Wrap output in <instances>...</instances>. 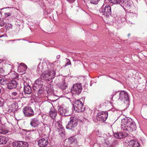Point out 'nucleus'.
I'll list each match as a JSON object with an SVG mask.
<instances>
[{
  "label": "nucleus",
  "mask_w": 147,
  "mask_h": 147,
  "mask_svg": "<svg viewBox=\"0 0 147 147\" xmlns=\"http://www.w3.org/2000/svg\"><path fill=\"white\" fill-rule=\"evenodd\" d=\"M121 129L128 132L135 131L137 128L135 123L130 118L125 117L121 121Z\"/></svg>",
  "instance_id": "f257e3e1"
},
{
  "label": "nucleus",
  "mask_w": 147,
  "mask_h": 147,
  "mask_svg": "<svg viewBox=\"0 0 147 147\" xmlns=\"http://www.w3.org/2000/svg\"><path fill=\"white\" fill-rule=\"evenodd\" d=\"M55 75V71L52 70H50L47 73L46 72L42 73L40 77L43 78L44 80L46 81H50V80L54 79Z\"/></svg>",
  "instance_id": "f03ea898"
},
{
  "label": "nucleus",
  "mask_w": 147,
  "mask_h": 147,
  "mask_svg": "<svg viewBox=\"0 0 147 147\" xmlns=\"http://www.w3.org/2000/svg\"><path fill=\"white\" fill-rule=\"evenodd\" d=\"M73 107L74 110L77 112H82L83 111L85 107L82 102L79 100H77L74 102Z\"/></svg>",
  "instance_id": "7ed1b4c3"
},
{
  "label": "nucleus",
  "mask_w": 147,
  "mask_h": 147,
  "mask_svg": "<svg viewBox=\"0 0 147 147\" xmlns=\"http://www.w3.org/2000/svg\"><path fill=\"white\" fill-rule=\"evenodd\" d=\"M77 123L78 120L75 117H71L69 122L66 126V128L67 129L73 130V129L77 126Z\"/></svg>",
  "instance_id": "20e7f679"
},
{
  "label": "nucleus",
  "mask_w": 147,
  "mask_h": 147,
  "mask_svg": "<svg viewBox=\"0 0 147 147\" xmlns=\"http://www.w3.org/2000/svg\"><path fill=\"white\" fill-rule=\"evenodd\" d=\"M37 71L38 74H40L41 72H46L48 71V69L47 67V65L45 62L39 63L37 67Z\"/></svg>",
  "instance_id": "39448f33"
},
{
  "label": "nucleus",
  "mask_w": 147,
  "mask_h": 147,
  "mask_svg": "<svg viewBox=\"0 0 147 147\" xmlns=\"http://www.w3.org/2000/svg\"><path fill=\"white\" fill-rule=\"evenodd\" d=\"M82 89L81 84H75L73 85L71 90L72 94L77 95L80 94Z\"/></svg>",
  "instance_id": "423d86ee"
},
{
  "label": "nucleus",
  "mask_w": 147,
  "mask_h": 147,
  "mask_svg": "<svg viewBox=\"0 0 147 147\" xmlns=\"http://www.w3.org/2000/svg\"><path fill=\"white\" fill-rule=\"evenodd\" d=\"M99 11L101 13L102 12V15L108 17L111 14V7L109 5H106L104 9L101 8L100 9Z\"/></svg>",
  "instance_id": "0eeeda50"
},
{
  "label": "nucleus",
  "mask_w": 147,
  "mask_h": 147,
  "mask_svg": "<svg viewBox=\"0 0 147 147\" xmlns=\"http://www.w3.org/2000/svg\"><path fill=\"white\" fill-rule=\"evenodd\" d=\"M49 138L48 136H42L38 142V145L40 147H44L47 146L49 143Z\"/></svg>",
  "instance_id": "6e6552de"
},
{
  "label": "nucleus",
  "mask_w": 147,
  "mask_h": 147,
  "mask_svg": "<svg viewBox=\"0 0 147 147\" xmlns=\"http://www.w3.org/2000/svg\"><path fill=\"white\" fill-rule=\"evenodd\" d=\"M119 97L118 100L123 101L124 102L126 103L129 101V98L127 93L124 91H121L119 94Z\"/></svg>",
  "instance_id": "1a4fd4ad"
},
{
  "label": "nucleus",
  "mask_w": 147,
  "mask_h": 147,
  "mask_svg": "<svg viewBox=\"0 0 147 147\" xmlns=\"http://www.w3.org/2000/svg\"><path fill=\"white\" fill-rule=\"evenodd\" d=\"M23 113L26 117H31L34 116V112L32 108L30 107H26L23 109Z\"/></svg>",
  "instance_id": "9d476101"
},
{
  "label": "nucleus",
  "mask_w": 147,
  "mask_h": 147,
  "mask_svg": "<svg viewBox=\"0 0 147 147\" xmlns=\"http://www.w3.org/2000/svg\"><path fill=\"white\" fill-rule=\"evenodd\" d=\"M108 112H99L97 115L96 119L98 121H105L108 117Z\"/></svg>",
  "instance_id": "9b49d317"
},
{
  "label": "nucleus",
  "mask_w": 147,
  "mask_h": 147,
  "mask_svg": "<svg viewBox=\"0 0 147 147\" xmlns=\"http://www.w3.org/2000/svg\"><path fill=\"white\" fill-rule=\"evenodd\" d=\"M43 82L41 79L38 78L36 80L34 84L33 89L36 90V89H40L42 88Z\"/></svg>",
  "instance_id": "f8f14e48"
},
{
  "label": "nucleus",
  "mask_w": 147,
  "mask_h": 147,
  "mask_svg": "<svg viewBox=\"0 0 147 147\" xmlns=\"http://www.w3.org/2000/svg\"><path fill=\"white\" fill-rule=\"evenodd\" d=\"M40 122L38 117L32 118L30 120V124L34 127H38L40 125Z\"/></svg>",
  "instance_id": "ddd939ff"
},
{
  "label": "nucleus",
  "mask_w": 147,
  "mask_h": 147,
  "mask_svg": "<svg viewBox=\"0 0 147 147\" xmlns=\"http://www.w3.org/2000/svg\"><path fill=\"white\" fill-rule=\"evenodd\" d=\"M120 5L123 8L125 9L126 8H129L132 5L131 1H126L125 0H121Z\"/></svg>",
  "instance_id": "4468645a"
},
{
  "label": "nucleus",
  "mask_w": 147,
  "mask_h": 147,
  "mask_svg": "<svg viewBox=\"0 0 147 147\" xmlns=\"http://www.w3.org/2000/svg\"><path fill=\"white\" fill-rule=\"evenodd\" d=\"M24 91L25 94H30L32 92L31 88L27 82L25 80H24Z\"/></svg>",
  "instance_id": "2eb2a0df"
},
{
  "label": "nucleus",
  "mask_w": 147,
  "mask_h": 147,
  "mask_svg": "<svg viewBox=\"0 0 147 147\" xmlns=\"http://www.w3.org/2000/svg\"><path fill=\"white\" fill-rule=\"evenodd\" d=\"M18 108L17 104L13 103L8 107V111L9 112L15 113L17 111Z\"/></svg>",
  "instance_id": "dca6fc26"
},
{
  "label": "nucleus",
  "mask_w": 147,
  "mask_h": 147,
  "mask_svg": "<svg viewBox=\"0 0 147 147\" xmlns=\"http://www.w3.org/2000/svg\"><path fill=\"white\" fill-rule=\"evenodd\" d=\"M57 86L58 89L63 90L67 87L68 84L65 80H63L62 82L58 83Z\"/></svg>",
  "instance_id": "f3484780"
},
{
  "label": "nucleus",
  "mask_w": 147,
  "mask_h": 147,
  "mask_svg": "<svg viewBox=\"0 0 147 147\" xmlns=\"http://www.w3.org/2000/svg\"><path fill=\"white\" fill-rule=\"evenodd\" d=\"M76 141L75 137L73 136L70 138L69 139L68 143L70 145L73 144V146L71 145L69 146H64L63 147H76L78 145V144L76 143Z\"/></svg>",
  "instance_id": "a211bd4d"
},
{
  "label": "nucleus",
  "mask_w": 147,
  "mask_h": 147,
  "mask_svg": "<svg viewBox=\"0 0 147 147\" xmlns=\"http://www.w3.org/2000/svg\"><path fill=\"white\" fill-rule=\"evenodd\" d=\"M17 82L15 80H12L8 83L7 88L9 89L15 88L17 86Z\"/></svg>",
  "instance_id": "6ab92c4d"
},
{
  "label": "nucleus",
  "mask_w": 147,
  "mask_h": 147,
  "mask_svg": "<svg viewBox=\"0 0 147 147\" xmlns=\"http://www.w3.org/2000/svg\"><path fill=\"white\" fill-rule=\"evenodd\" d=\"M128 134L125 132H120L118 133H115L114 134V136L115 137L118 138H122L127 136Z\"/></svg>",
  "instance_id": "aec40b11"
},
{
  "label": "nucleus",
  "mask_w": 147,
  "mask_h": 147,
  "mask_svg": "<svg viewBox=\"0 0 147 147\" xmlns=\"http://www.w3.org/2000/svg\"><path fill=\"white\" fill-rule=\"evenodd\" d=\"M128 143L129 147H139L140 146L139 144L134 140L129 141Z\"/></svg>",
  "instance_id": "412c9836"
},
{
  "label": "nucleus",
  "mask_w": 147,
  "mask_h": 147,
  "mask_svg": "<svg viewBox=\"0 0 147 147\" xmlns=\"http://www.w3.org/2000/svg\"><path fill=\"white\" fill-rule=\"evenodd\" d=\"M27 69V66L24 63H21L18 67V70L20 72H24Z\"/></svg>",
  "instance_id": "4be33fe9"
},
{
  "label": "nucleus",
  "mask_w": 147,
  "mask_h": 147,
  "mask_svg": "<svg viewBox=\"0 0 147 147\" xmlns=\"http://www.w3.org/2000/svg\"><path fill=\"white\" fill-rule=\"evenodd\" d=\"M67 111L66 109L62 107H60L58 109L59 113L62 115H68Z\"/></svg>",
  "instance_id": "5701e85b"
},
{
  "label": "nucleus",
  "mask_w": 147,
  "mask_h": 147,
  "mask_svg": "<svg viewBox=\"0 0 147 147\" xmlns=\"http://www.w3.org/2000/svg\"><path fill=\"white\" fill-rule=\"evenodd\" d=\"M49 115L52 119H54L57 115V113L53 108H51V109L49 111Z\"/></svg>",
  "instance_id": "b1692460"
},
{
  "label": "nucleus",
  "mask_w": 147,
  "mask_h": 147,
  "mask_svg": "<svg viewBox=\"0 0 147 147\" xmlns=\"http://www.w3.org/2000/svg\"><path fill=\"white\" fill-rule=\"evenodd\" d=\"M9 131L5 129L4 126H0V134H5L8 133L9 132Z\"/></svg>",
  "instance_id": "393cba45"
},
{
  "label": "nucleus",
  "mask_w": 147,
  "mask_h": 147,
  "mask_svg": "<svg viewBox=\"0 0 147 147\" xmlns=\"http://www.w3.org/2000/svg\"><path fill=\"white\" fill-rule=\"evenodd\" d=\"M7 138L5 136L0 137V144H5L7 142Z\"/></svg>",
  "instance_id": "a878e982"
},
{
  "label": "nucleus",
  "mask_w": 147,
  "mask_h": 147,
  "mask_svg": "<svg viewBox=\"0 0 147 147\" xmlns=\"http://www.w3.org/2000/svg\"><path fill=\"white\" fill-rule=\"evenodd\" d=\"M5 70L1 67H0V75L2 74L5 76L8 75L11 69H9L8 72H7V71H5Z\"/></svg>",
  "instance_id": "bb28decb"
},
{
  "label": "nucleus",
  "mask_w": 147,
  "mask_h": 147,
  "mask_svg": "<svg viewBox=\"0 0 147 147\" xmlns=\"http://www.w3.org/2000/svg\"><path fill=\"white\" fill-rule=\"evenodd\" d=\"M22 141H19L13 143L12 145L13 147H22Z\"/></svg>",
  "instance_id": "cd10ccee"
},
{
  "label": "nucleus",
  "mask_w": 147,
  "mask_h": 147,
  "mask_svg": "<svg viewBox=\"0 0 147 147\" xmlns=\"http://www.w3.org/2000/svg\"><path fill=\"white\" fill-rule=\"evenodd\" d=\"M8 81L3 78L0 77V84L3 85L7 84Z\"/></svg>",
  "instance_id": "c85d7f7f"
},
{
  "label": "nucleus",
  "mask_w": 147,
  "mask_h": 147,
  "mask_svg": "<svg viewBox=\"0 0 147 147\" xmlns=\"http://www.w3.org/2000/svg\"><path fill=\"white\" fill-rule=\"evenodd\" d=\"M34 90L35 93L37 92L38 95L39 96L40 95L44 92V90L42 89L41 88L36 89V90Z\"/></svg>",
  "instance_id": "c756f323"
},
{
  "label": "nucleus",
  "mask_w": 147,
  "mask_h": 147,
  "mask_svg": "<svg viewBox=\"0 0 147 147\" xmlns=\"http://www.w3.org/2000/svg\"><path fill=\"white\" fill-rule=\"evenodd\" d=\"M109 2L115 4H120L121 0H109Z\"/></svg>",
  "instance_id": "7c9ffc66"
},
{
  "label": "nucleus",
  "mask_w": 147,
  "mask_h": 147,
  "mask_svg": "<svg viewBox=\"0 0 147 147\" xmlns=\"http://www.w3.org/2000/svg\"><path fill=\"white\" fill-rule=\"evenodd\" d=\"M58 131L59 132V134H64L65 131L63 127L60 128H58Z\"/></svg>",
  "instance_id": "2f4dec72"
},
{
  "label": "nucleus",
  "mask_w": 147,
  "mask_h": 147,
  "mask_svg": "<svg viewBox=\"0 0 147 147\" xmlns=\"http://www.w3.org/2000/svg\"><path fill=\"white\" fill-rule=\"evenodd\" d=\"M20 94L19 92L18 91L13 92L11 93V95L13 98L16 96H18Z\"/></svg>",
  "instance_id": "473e14b6"
},
{
  "label": "nucleus",
  "mask_w": 147,
  "mask_h": 147,
  "mask_svg": "<svg viewBox=\"0 0 147 147\" xmlns=\"http://www.w3.org/2000/svg\"><path fill=\"white\" fill-rule=\"evenodd\" d=\"M22 147H28V144L27 142H23L22 141Z\"/></svg>",
  "instance_id": "72a5a7b5"
},
{
  "label": "nucleus",
  "mask_w": 147,
  "mask_h": 147,
  "mask_svg": "<svg viewBox=\"0 0 147 147\" xmlns=\"http://www.w3.org/2000/svg\"><path fill=\"white\" fill-rule=\"evenodd\" d=\"M100 0H91L90 3L94 5H96L98 4Z\"/></svg>",
  "instance_id": "f704fd0d"
},
{
  "label": "nucleus",
  "mask_w": 147,
  "mask_h": 147,
  "mask_svg": "<svg viewBox=\"0 0 147 147\" xmlns=\"http://www.w3.org/2000/svg\"><path fill=\"white\" fill-rule=\"evenodd\" d=\"M55 124L56 126H57L58 129L63 127L62 125L59 122H56Z\"/></svg>",
  "instance_id": "c9c22d12"
},
{
  "label": "nucleus",
  "mask_w": 147,
  "mask_h": 147,
  "mask_svg": "<svg viewBox=\"0 0 147 147\" xmlns=\"http://www.w3.org/2000/svg\"><path fill=\"white\" fill-rule=\"evenodd\" d=\"M32 133L33 134L34 133L36 134V135H37V136H38L39 135V132H38V131L37 129H35L32 130L31 131Z\"/></svg>",
  "instance_id": "e433bc0d"
},
{
  "label": "nucleus",
  "mask_w": 147,
  "mask_h": 147,
  "mask_svg": "<svg viewBox=\"0 0 147 147\" xmlns=\"http://www.w3.org/2000/svg\"><path fill=\"white\" fill-rule=\"evenodd\" d=\"M66 61H67V63L65 65V66H66L70 65L71 64V62L70 60L67 58H66Z\"/></svg>",
  "instance_id": "4c0bfd02"
},
{
  "label": "nucleus",
  "mask_w": 147,
  "mask_h": 147,
  "mask_svg": "<svg viewBox=\"0 0 147 147\" xmlns=\"http://www.w3.org/2000/svg\"><path fill=\"white\" fill-rule=\"evenodd\" d=\"M7 67V69L6 71V70H5V71H7V72H8L9 69H11V68L12 67H11V66L10 65L8 66ZM11 70H10V72H9V74H11Z\"/></svg>",
  "instance_id": "58836bf2"
},
{
  "label": "nucleus",
  "mask_w": 147,
  "mask_h": 147,
  "mask_svg": "<svg viewBox=\"0 0 147 147\" xmlns=\"http://www.w3.org/2000/svg\"><path fill=\"white\" fill-rule=\"evenodd\" d=\"M11 77L12 78L14 79L16 78L17 77L16 74L14 72L12 74V75L11 76Z\"/></svg>",
  "instance_id": "ea45409f"
},
{
  "label": "nucleus",
  "mask_w": 147,
  "mask_h": 147,
  "mask_svg": "<svg viewBox=\"0 0 147 147\" xmlns=\"http://www.w3.org/2000/svg\"><path fill=\"white\" fill-rule=\"evenodd\" d=\"M4 24V22L2 19H0V26H3Z\"/></svg>",
  "instance_id": "a19ab883"
},
{
  "label": "nucleus",
  "mask_w": 147,
  "mask_h": 147,
  "mask_svg": "<svg viewBox=\"0 0 147 147\" xmlns=\"http://www.w3.org/2000/svg\"><path fill=\"white\" fill-rule=\"evenodd\" d=\"M11 14V13L9 12L5 13V17H7L9 16H10Z\"/></svg>",
  "instance_id": "79ce46f5"
},
{
  "label": "nucleus",
  "mask_w": 147,
  "mask_h": 147,
  "mask_svg": "<svg viewBox=\"0 0 147 147\" xmlns=\"http://www.w3.org/2000/svg\"><path fill=\"white\" fill-rule=\"evenodd\" d=\"M69 3H72L74 2L76 0H66Z\"/></svg>",
  "instance_id": "37998d69"
},
{
  "label": "nucleus",
  "mask_w": 147,
  "mask_h": 147,
  "mask_svg": "<svg viewBox=\"0 0 147 147\" xmlns=\"http://www.w3.org/2000/svg\"><path fill=\"white\" fill-rule=\"evenodd\" d=\"M131 16H137V14L136 13H131V15H130Z\"/></svg>",
  "instance_id": "c03bdc74"
},
{
  "label": "nucleus",
  "mask_w": 147,
  "mask_h": 147,
  "mask_svg": "<svg viewBox=\"0 0 147 147\" xmlns=\"http://www.w3.org/2000/svg\"><path fill=\"white\" fill-rule=\"evenodd\" d=\"M3 105V102H1V101L0 100V106H2Z\"/></svg>",
  "instance_id": "a18cd8bd"
},
{
  "label": "nucleus",
  "mask_w": 147,
  "mask_h": 147,
  "mask_svg": "<svg viewBox=\"0 0 147 147\" xmlns=\"http://www.w3.org/2000/svg\"><path fill=\"white\" fill-rule=\"evenodd\" d=\"M60 56L59 55H57V56L56 58L57 59H58L60 58Z\"/></svg>",
  "instance_id": "49530a36"
},
{
  "label": "nucleus",
  "mask_w": 147,
  "mask_h": 147,
  "mask_svg": "<svg viewBox=\"0 0 147 147\" xmlns=\"http://www.w3.org/2000/svg\"><path fill=\"white\" fill-rule=\"evenodd\" d=\"M50 85H51V86H50V88L49 87V86H48V88H49V89H51V90H52V89L53 88V85H51V84H50Z\"/></svg>",
  "instance_id": "de8ad7c7"
},
{
  "label": "nucleus",
  "mask_w": 147,
  "mask_h": 147,
  "mask_svg": "<svg viewBox=\"0 0 147 147\" xmlns=\"http://www.w3.org/2000/svg\"><path fill=\"white\" fill-rule=\"evenodd\" d=\"M9 40V41H16V40ZM18 40H20V39H19Z\"/></svg>",
  "instance_id": "09e8293b"
},
{
  "label": "nucleus",
  "mask_w": 147,
  "mask_h": 147,
  "mask_svg": "<svg viewBox=\"0 0 147 147\" xmlns=\"http://www.w3.org/2000/svg\"><path fill=\"white\" fill-rule=\"evenodd\" d=\"M78 9L79 10H81L82 9L80 8H78Z\"/></svg>",
  "instance_id": "8fccbe9b"
},
{
  "label": "nucleus",
  "mask_w": 147,
  "mask_h": 147,
  "mask_svg": "<svg viewBox=\"0 0 147 147\" xmlns=\"http://www.w3.org/2000/svg\"><path fill=\"white\" fill-rule=\"evenodd\" d=\"M130 35V34H128V36H129Z\"/></svg>",
  "instance_id": "3c124183"
},
{
  "label": "nucleus",
  "mask_w": 147,
  "mask_h": 147,
  "mask_svg": "<svg viewBox=\"0 0 147 147\" xmlns=\"http://www.w3.org/2000/svg\"><path fill=\"white\" fill-rule=\"evenodd\" d=\"M0 36V37H1L2 36Z\"/></svg>",
  "instance_id": "603ef678"
},
{
  "label": "nucleus",
  "mask_w": 147,
  "mask_h": 147,
  "mask_svg": "<svg viewBox=\"0 0 147 147\" xmlns=\"http://www.w3.org/2000/svg\"><path fill=\"white\" fill-rule=\"evenodd\" d=\"M53 120V119H52V120ZM53 121H54V120H53Z\"/></svg>",
  "instance_id": "864d4df0"
}]
</instances>
